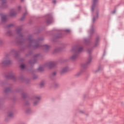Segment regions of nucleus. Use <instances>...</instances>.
<instances>
[{
	"label": "nucleus",
	"mask_w": 124,
	"mask_h": 124,
	"mask_svg": "<svg viewBox=\"0 0 124 124\" xmlns=\"http://www.w3.org/2000/svg\"><path fill=\"white\" fill-rule=\"evenodd\" d=\"M41 98L40 96H36L35 98V101L33 103L34 105H37Z\"/></svg>",
	"instance_id": "f257e3e1"
},
{
	"label": "nucleus",
	"mask_w": 124,
	"mask_h": 124,
	"mask_svg": "<svg viewBox=\"0 0 124 124\" xmlns=\"http://www.w3.org/2000/svg\"><path fill=\"white\" fill-rule=\"evenodd\" d=\"M11 62V61L9 60H3L1 62V64H9Z\"/></svg>",
	"instance_id": "f03ea898"
},
{
	"label": "nucleus",
	"mask_w": 124,
	"mask_h": 124,
	"mask_svg": "<svg viewBox=\"0 0 124 124\" xmlns=\"http://www.w3.org/2000/svg\"><path fill=\"white\" fill-rule=\"evenodd\" d=\"M69 69L68 68V67H65L62 69L61 73H62V74H63V73H65V72L68 71Z\"/></svg>",
	"instance_id": "7ed1b4c3"
},
{
	"label": "nucleus",
	"mask_w": 124,
	"mask_h": 124,
	"mask_svg": "<svg viewBox=\"0 0 124 124\" xmlns=\"http://www.w3.org/2000/svg\"><path fill=\"white\" fill-rule=\"evenodd\" d=\"M77 57H78V55L74 54V55H72V56H71L70 57V60H72L73 61H74V60L77 59Z\"/></svg>",
	"instance_id": "20e7f679"
},
{
	"label": "nucleus",
	"mask_w": 124,
	"mask_h": 124,
	"mask_svg": "<svg viewBox=\"0 0 124 124\" xmlns=\"http://www.w3.org/2000/svg\"><path fill=\"white\" fill-rule=\"evenodd\" d=\"M16 14H17L16 12H12L10 13V16H11V17H13V16H15V15H16Z\"/></svg>",
	"instance_id": "39448f33"
},
{
	"label": "nucleus",
	"mask_w": 124,
	"mask_h": 124,
	"mask_svg": "<svg viewBox=\"0 0 124 124\" xmlns=\"http://www.w3.org/2000/svg\"><path fill=\"white\" fill-rule=\"evenodd\" d=\"M45 84H46V82H45V81H42V82H41V83L40 84V86L41 87H43V86H45Z\"/></svg>",
	"instance_id": "423d86ee"
},
{
	"label": "nucleus",
	"mask_w": 124,
	"mask_h": 124,
	"mask_svg": "<svg viewBox=\"0 0 124 124\" xmlns=\"http://www.w3.org/2000/svg\"><path fill=\"white\" fill-rule=\"evenodd\" d=\"M13 112H9L8 113V117H13Z\"/></svg>",
	"instance_id": "0eeeda50"
},
{
	"label": "nucleus",
	"mask_w": 124,
	"mask_h": 124,
	"mask_svg": "<svg viewBox=\"0 0 124 124\" xmlns=\"http://www.w3.org/2000/svg\"><path fill=\"white\" fill-rule=\"evenodd\" d=\"M81 74H82V72H79L75 74V76L76 77H78L80 76V75H81Z\"/></svg>",
	"instance_id": "6e6552de"
},
{
	"label": "nucleus",
	"mask_w": 124,
	"mask_h": 124,
	"mask_svg": "<svg viewBox=\"0 0 124 124\" xmlns=\"http://www.w3.org/2000/svg\"><path fill=\"white\" fill-rule=\"evenodd\" d=\"M2 21H5L6 20V16H1Z\"/></svg>",
	"instance_id": "1a4fd4ad"
},
{
	"label": "nucleus",
	"mask_w": 124,
	"mask_h": 124,
	"mask_svg": "<svg viewBox=\"0 0 124 124\" xmlns=\"http://www.w3.org/2000/svg\"><path fill=\"white\" fill-rule=\"evenodd\" d=\"M72 51H74V52H76L77 51V49H76V47H73L72 48Z\"/></svg>",
	"instance_id": "9d476101"
},
{
	"label": "nucleus",
	"mask_w": 124,
	"mask_h": 124,
	"mask_svg": "<svg viewBox=\"0 0 124 124\" xmlns=\"http://www.w3.org/2000/svg\"><path fill=\"white\" fill-rule=\"evenodd\" d=\"M44 48H45V49H49V48H50V46L48 45H45Z\"/></svg>",
	"instance_id": "9b49d317"
},
{
	"label": "nucleus",
	"mask_w": 124,
	"mask_h": 124,
	"mask_svg": "<svg viewBox=\"0 0 124 124\" xmlns=\"http://www.w3.org/2000/svg\"><path fill=\"white\" fill-rule=\"evenodd\" d=\"M78 112L80 113V114H84V110H83L79 109Z\"/></svg>",
	"instance_id": "f8f14e48"
},
{
	"label": "nucleus",
	"mask_w": 124,
	"mask_h": 124,
	"mask_svg": "<svg viewBox=\"0 0 124 124\" xmlns=\"http://www.w3.org/2000/svg\"><path fill=\"white\" fill-rule=\"evenodd\" d=\"M82 50H83V47H80L78 48V51H79V52H80V51H82Z\"/></svg>",
	"instance_id": "ddd939ff"
},
{
	"label": "nucleus",
	"mask_w": 124,
	"mask_h": 124,
	"mask_svg": "<svg viewBox=\"0 0 124 124\" xmlns=\"http://www.w3.org/2000/svg\"><path fill=\"white\" fill-rule=\"evenodd\" d=\"M20 67H21V68H22V69H24V68H25V65H24V64H21V65H20Z\"/></svg>",
	"instance_id": "4468645a"
},
{
	"label": "nucleus",
	"mask_w": 124,
	"mask_h": 124,
	"mask_svg": "<svg viewBox=\"0 0 124 124\" xmlns=\"http://www.w3.org/2000/svg\"><path fill=\"white\" fill-rule=\"evenodd\" d=\"M102 67L99 66V67L98 68V71H100V70H102Z\"/></svg>",
	"instance_id": "2eb2a0df"
},
{
	"label": "nucleus",
	"mask_w": 124,
	"mask_h": 124,
	"mask_svg": "<svg viewBox=\"0 0 124 124\" xmlns=\"http://www.w3.org/2000/svg\"><path fill=\"white\" fill-rule=\"evenodd\" d=\"M92 62V60L91 59H89L87 61V63H90V62Z\"/></svg>",
	"instance_id": "dca6fc26"
},
{
	"label": "nucleus",
	"mask_w": 124,
	"mask_h": 124,
	"mask_svg": "<svg viewBox=\"0 0 124 124\" xmlns=\"http://www.w3.org/2000/svg\"><path fill=\"white\" fill-rule=\"evenodd\" d=\"M30 42L31 43H35V41L31 40H30Z\"/></svg>",
	"instance_id": "f3484780"
},
{
	"label": "nucleus",
	"mask_w": 124,
	"mask_h": 124,
	"mask_svg": "<svg viewBox=\"0 0 124 124\" xmlns=\"http://www.w3.org/2000/svg\"><path fill=\"white\" fill-rule=\"evenodd\" d=\"M66 32H70V30L69 29H66L65 30Z\"/></svg>",
	"instance_id": "a211bd4d"
},
{
	"label": "nucleus",
	"mask_w": 124,
	"mask_h": 124,
	"mask_svg": "<svg viewBox=\"0 0 124 124\" xmlns=\"http://www.w3.org/2000/svg\"><path fill=\"white\" fill-rule=\"evenodd\" d=\"M35 48H38L39 47V45H36L34 46Z\"/></svg>",
	"instance_id": "6ab92c4d"
},
{
	"label": "nucleus",
	"mask_w": 124,
	"mask_h": 124,
	"mask_svg": "<svg viewBox=\"0 0 124 124\" xmlns=\"http://www.w3.org/2000/svg\"><path fill=\"white\" fill-rule=\"evenodd\" d=\"M46 22L47 24H50V23H51V20H49V19H47Z\"/></svg>",
	"instance_id": "aec40b11"
},
{
	"label": "nucleus",
	"mask_w": 124,
	"mask_h": 124,
	"mask_svg": "<svg viewBox=\"0 0 124 124\" xmlns=\"http://www.w3.org/2000/svg\"><path fill=\"white\" fill-rule=\"evenodd\" d=\"M3 43V41L1 39H0V45H1Z\"/></svg>",
	"instance_id": "412c9836"
},
{
	"label": "nucleus",
	"mask_w": 124,
	"mask_h": 124,
	"mask_svg": "<svg viewBox=\"0 0 124 124\" xmlns=\"http://www.w3.org/2000/svg\"><path fill=\"white\" fill-rule=\"evenodd\" d=\"M93 7H94V5H93L92 8V11L93 10Z\"/></svg>",
	"instance_id": "4be33fe9"
},
{
	"label": "nucleus",
	"mask_w": 124,
	"mask_h": 124,
	"mask_svg": "<svg viewBox=\"0 0 124 124\" xmlns=\"http://www.w3.org/2000/svg\"><path fill=\"white\" fill-rule=\"evenodd\" d=\"M96 1H97V0H93L94 3H95V2H96Z\"/></svg>",
	"instance_id": "5701e85b"
},
{
	"label": "nucleus",
	"mask_w": 124,
	"mask_h": 124,
	"mask_svg": "<svg viewBox=\"0 0 124 124\" xmlns=\"http://www.w3.org/2000/svg\"><path fill=\"white\" fill-rule=\"evenodd\" d=\"M53 3H56V0H54L53 1Z\"/></svg>",
	"instance_id": "b1692460"
},
{
	"label": "nucleus",
	"mask_w": 124,
	"mask_h": 124,
	"mask_svg": "<svg viewBox=\"0 0 124 124\" xmlns=\"http://www.w3.org/2000/svg\"><path fill=\"white\" fill-rule=\"evenodd\" d=\"M18 8V10H20V9L21 8V7L19 6Z\"/></svg>",
	"instance_id": "393cba45"
},
{
	"label": "nucleus",
	"mask_w": 124,
	"mask_h": 124,
	"mask_svg": "<svg viewBox=\"0 0 124 124\" xmlns=\"http://www.w3.org/2000/svg\"><path fill=\"white\" fill-rule=\"evenodd\" d=\"M51 64H52V65H53V66H54V63H51Z\"/></svg>",
	"instance_id": "a878e982"
},
{
	"label": "nucleus",
	"mask_w": 124,
	"mask_h": 124,
	"mask_svg": "<svg viewBox=\"0 0 124 124\" xmlns=\"http://www.w3.org/2000/svg\"><path fill=\"white\" fill-rule=\"evenodd\" d=\"M93 22H94V18H93Z\"/></svg>",
	"instance_id": "bb28decb"
},
{
	"label": "nucleus",
	"mask_w": 124,
	"mask_h": 124,
	"mask_svg": "<svg viewBox=\"0 0 124 124\" xmlns=\"http://www.w3.org/2000/svg\"><path fill=\"white\" fill-rule=\"evenodd\" d=\"M53 75H56V73H53Z\"/></svg>",
	"instance_id": "cd10ccee"
},
{
	"label": "nucleus",
	"mask_w": 124,
	"mask_h": 124,
	"mask_svg": "<svg viewBox=\"0 0 124 124\" xmlns=\"http://www.w3.org/2000/svg\"><path fill=\"white\" fill-rule=\"evenodd\" d=\"M21 0V1H24V0Z\"/></svg>",
	"instance_id": "c85d7f7f"
},
{
	"label": "nucleus",
	"mask_w": 124,
	"mask_h": 124,
	"mask_svg": "<svg viewBox=\"0 0 124 124\" xmlns=\"http://www.w3.org/2000/svg\"><path fill=\"white\" fill-rule=\"evenodd\" d=\"M92 31H93V29L92 30Z\"/></svg>",
	"instance_id": "c756f323"
},
{
	"label": "nucleus",
	"mask_w": 124,
	"mask_h": 124,
	"mask_svg": "<svg viewBox=\"0 0 124 124\" xmlns=\"http://www.w3.org/2000/svg\"><path fill=\"white\" fill-rule=\"evenodd\" d=\"M97 17H98V16H97Z\"/></svg>",
	"instance_id": "7c9ffc66"
},
{
	"label": "nucleus",
	"mask_w": 124,
	"mask_h": 124,
	"mask_svg": "<svg viewBox=\"0 0 124 124\" xmlns=\"http://www.w3.org/2000/svg\"><path fill=\"white\" fill-rule=\"evenodd\" d=\"M2 2H3V0H2Z\"/></svg>",
	"instance_id": "2f4dec72"
}]
</instances>
